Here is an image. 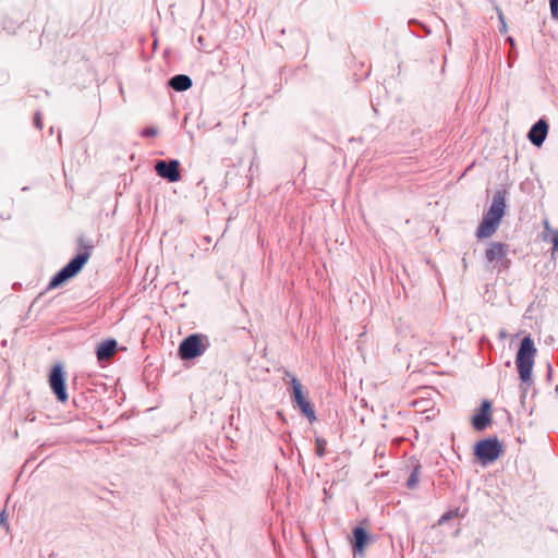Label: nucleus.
<instances>
[{
	"label": "nucleus",
	"mask_w": 558,
	"mask_h": 558,
	"mask_svg": "<svg viewBox=\"0 0 558 558\" xmlns=\"http://www.w3.org/2000/svg\"><path fill=\"white\" fill-rule=\"evenodd\" d=\"M544 240L553 243V251L558 252V229H553L547 220L544 222Z\"/></svg>",
	"instance_id": "nucleus-16"
},
{
	"label": "nucleus",
	"mask_w": 558,
	"mask_h": 558,
	"mask_svg": "<svg viewBox=\"0 0 558 558\" xmlns=\"http://www.w3.org/2000/svg\"><path fill=\"white\" fill-rule=\"evenodd\" d=\"M168 84L175 92H184L192 86V80L185 74H177L169 80Z\"/></svg>",
	"instance_id": "nucleus-14"
},
{
	"label": "nucleus",
	"mask_w": 558,
	"mask_h": 558,
	"mask_svg": "<svg viewBox=\"0 0 558 558\" xmlns=\"http://www.w3.org/2000/svg\"><path fill=\"white\" fill-rule=\"evenodd\" d=\"M326 445H327V442H326L325 439L319 438V437L316 438V440H315V450H316V454L319 458H323L325 456Z\"/></svg>",
	"instance_id": "nucleus-18"
},
{
	"label": "nucleus",
	"mask_w": 558,
	"mask_h": 558,
	"mask_svg": "<svg viewBox=\"0 0 558 558\" xmlns=\"http://www.w3.org/2000/svg\"><path fill=\"white\" fill-rule=\"evenodd\" d=\"M352 549L354 551V555H364L365 547L367 546L369 542V534L367 531L362 526H355L352 530Z\"/></svg>",
	"instance_id": "nucleus-12"
},
{
	"label": "nucleus",
	"mask_w": 558,
	"mask_h": 558,
	"mask_svg": "<svg viewBox=\"0 0 558 558\" xmlns=\"http://www.w3.org/2000/svg\"><path fill=\"white\" fill-rule=\"evenodd\" d=\"M535 354L536 348L534 345V341L530 336L524 337L521 340L515 360V365L519 372L520 379L522 381L520 388L522 390L523 399L525 398L527 388L530 387L529 381L531 380L532 377Z\"/></svg>",
	"instance_id": "nucleus-2"
},
{
	"label": "nucleus",
	"mask_w": 558,
	"mask_h": 558,
	"mask_svg": "<svg viewBox=\"0 0 558 558\" xmlns=\"http://www.w3.org/2000/svg\"><path fill=\"white\" fill-rule=\"evenodd\" d=\"M95 240L87 234H78L75 239V255L72 257V277L86 265L95 248Z\"/></svg>",
	"instance_id": "nucleus-3"
},
{
	"label": "nucleus",
	"mask_w": 558,
	"mask_h": 558,
	"mask_svg": "<svg viewBox=\"0 0 558 558\" xmlns=\"http://www.w3.org/2000/svg\"><path fill=\"white\" fill-rule=\"evenodd\" d=\"M50 387L56 393L58 400L61 402L66 401L68 395L64 386V376L62 372V366L57 364L53 366L50 378H49Z\"/></svg>",
	"instance_id": "nucleus-9"
},
{
	"label": "nucleus",
	"mask_w": 558,
	"mask_h": 558,
	"mask_svg": "<svg viewBox=\"0 0 558 558\" xmlns=\"http://www.w3.org/2000/svg\"><path fill=\"white\" fill-rule=\"evenodd\" d=\"M506 43H508L511 47V50L514 49V40L512 36L506 37Z\"/></svg>",
	"instance_id": "nucleus-26"
},
{
	"label": "nucleus",
	"mask_w": 558,
	"mask_h": 558,
	"mask_svg": "<svg viewBox=\"0 0 558 558\" xmlns=\"http://www.w3.org/2000/svg\"><path fill=\"white\" fill-rule=\"evenodd\" d=\"M34 124L37 129H41L43 128V124H41V117H40V113L39 112H36L35 113V117H34Z\"/></svg>",
	"instance_id": "nucleus-25"
},
{
	"label": "nucleus",
	"mask_w": 558,
	"mask_h": 558,
	"mask_svg": "<svg viewBox=\"0 0 558 558\" xmlns=\"http://www.w3.org/2000/svg\"><path fill=\"white\" fill-rule=\"evenodd\" d=\"M555 390H556V391H557V393H558V386L556 387V389H555Z\"/></svg>",
	"instance_id": "nucleus-29"
},
{
	"label": "nucleus",
	"mask_w": 558,
	"mask_h": 558,
	"mask_svg": "<svg viewBox=\"0 0 558 558\" xmlns=\"http://www.w3.org/2000/svg\"><path fill=\"white\" fill-rule=\"evenodd\" d=\"M154 168L160 178L169 182H178L181 179L180 162L177 159L157 160Z\"/></svg>",
	"instance_id": "nucleus-8"
},
{
	"label": "nucleus",
	"mask_w": 558,
	"mask_h": 558,
	"mask_svg": "<svg viewBox=\"0 0 558 558\" xmlns=\"http://www.w3.org/2000/svg\"><path fill=\"white\" fill-rule=\"evenodd\" d=\"M70 279V263H68L48 283V289H54Z\"/></svg>",
	"instance_id": "nucleus-15"
},
{
	"label": "nucleus",
	"mask_w": 558,
	"mask_h": 558,
	"mask_svg": "<svg viewBox=\"0 0 558 558\" xmlns=\"http://www.w3.org/2000/svg\"><path fill=\"white\" fill-rule=\"evenodd\" d=\"M498 16H499V32L500 33H506L507 32V25H506V21H505V17L502 15V12L498 9Z\"/></svg>",
	"instance_id": "nucleus-21"
},
{
	"label": "nucleus",
	"mask_w": 558,
	"mask_h": 558,
	"mask_svg": "<svg viewBox=\"0 0 558 558\" xmlns=\"http://www.w3.org/2000/svg\"><path fill=\"white\" fill-rule=\"evenodd\" d=\"M457 515H458V511H457V510H454V511H452V510L447 511V512H445V513L440 517V519H439V524H442V523H445V522H447V521H449V520L453 519V518H454V517H457Z\"/></svg>",
	"instance_id": "nucleus-19"
},
{
	"label": "nucleus",
	"mask_w": 558,
	"mask_h": 558,
	"mask_svg": "<svg viewBox=\"0 0 558 558\" xmlns=\"http://www.w3.org/2000/svg\"><path fill=\"white\" fill-rule=\"evenodd\" d=\"M510 247L506 243L490 242L485 250V258L488 265L500 270L508 268L510 260L507 258Z\"/></svg>",
	"instance_id": "nucleus-6"
},
{
	"label": "nucleus",
	"mask_w": 558,
	"mask_h": 558,
	"mask_svg": "<svg viewBox=\"0 0 558 558\" xmlns=\"http://www.w3.org/2000/svg\"><path fill=\"white\" fill-rule=\"evenodd\" d=\"M551 15L558 19V0H549Z\"/></svg>",
	"instance_id": "nucleus-22"
},
{
	"label": "nucleus",
	"mask_w": 558,
	"mask_h": 558,
	"mask_svg": "<svg viewBox=\"0 0 558 558\" xmlns=\"http://www.w3.org/2000/svg\"><path fill=\"white\" fill-rule=\"evenodd\" d=\"M153 45H154V47H156V45H157V37H154Z\"/></svg>",
	"instance_id": "nucleus-27"
},
{
	"label": "nucleus",
	"mask_w": 558,
	"mask_h": 558,
	"mask_svg": "<svg viewBox=\"0 0 558 558\" xmlns=\"http://www.w3.org/2000/svg\"><path fill=\"white\" fill-rule=\"evenodd\" d=\"M0 525L3 526L7 532L10 530V525H9V522H8V515H7V511L5 510H3L0 513Z\"/></svg>",
	"instance_id": "nucleus-20"
},
{
	"label": "nucleus",
	"mask_w": 558,
	"mask_h": 558,
	"mask_svg": "<svg viewBox=\"0 0 558 558\" xmlns=\"http://www.w3.org/2000/svg\"><path fill=\"white\" fill-rule=\"evenodd\" d=\"M490 409L492 403L488 400H484L481 403L478 411L471 418L474 429L483 430L492 423Z\"/></svg>",
	"instance_id": "nucleus-10"
},
{
	"label": "nucleus",
	"mask_w": 558,
	"mask_h": 558,
	"mask_svg": "<svg viewBox=\"0 0 558 558\" xmlns=\"http://www.w3.org/2000/svg\"><path fill=\"white\" fill-rule=\"evenodd\" d=\"M209 347V339L203 333H192L184 338L179 345V356L189 361L201 356Z\"/></svg>",
	"instance_id": "nucleus-4"
},
{
	"label": "nucleus",
	"mask_w": 558,
	"mask_h": 558,
	"mask_svg": "<svg viewBox=\"0 0 558 558\" xmlns=\"http://www.w3.org/2000/svg\"><path fill=\"white\" fill-rule=\"evenodd\" d=\"M156 134H157V130L155 128H146L143 131V136H145V137L155 136Z\"/></svg>",
	"instance_id": "nucleus-24"
},
{
	"label": "nucleus",
	"mask_w": 558,
	"mask_h": 558,
	"mask_svg": "<svg viewBox=\"0 0 558 558\" xmlns=\"http://www.w3.org/2000/svg\"><path fill=\"white\" fill-rule=\"evenodd\" d=\"M547 133H548L547 122L544 119H539L530 129V131L527 133V138L530 140V142L533 145L541 147L546 140Z\"/></svg>",
	"instance_id": "nucleus-11"
},
{
	"label": "nucleus",
	"mask_w": 558,
	"mask_h": 558,
	"mask_svg": "<svg viewBox=\"0 0 558 558\" xmlns=\"http://www.w3.org/2000/svg\"><path fill=\"white\" fill-rule=\"evenodd\" d=\"M117 347H118V342L114 339H107V340L102 341L97 347V350H96L97 359L99 361L109 360L116 353Z\"/></svg>",
	"instance_id": "nucleus-13"
},
{
	"label": "nucleus",
	"mask_w": 558,
	"mask_h": 558,
	"mask_svg": "<svg viewBox=\"0 0 558 558\" xmlns=\"http://www.w3.org/2000/svg\"><path fill=\"white\" fill-rule=\"evenodd\" d=\"M502 452L500 441L496 437H489L477 441L474 446V456L482 464H488L497 460Z\"/></svg>",
	"instance_id": "nucleus-5"
},
{
	"label": "nucleus",
	"mask_w": 558,
	"mask_h": 558,
	"mask_svg": "<svg viewBox=\"0 0 558 558\" xmlns=\"http://www.w3.org/2000/svg\"><path fill=\"white\" fill-rule=\"evenodd\" d=\"M420 473H421V465L420 463L417 462L412 471H411V474L407 481V486L408 488L410 489H413L416 487L417 483H418V477H420Z\"/></svg>",
	"instance_id": "nucleus-17"
},
{
	"label": "nucleus",
	"mask_w": 558,
	"mask_h": 558,
	"mask_svg": "<svg viewBox=\"0 0 558 558\" xmlns=\"http://www.w3.org/2000/svg\"><path fill=\"white\" fill-rule=\"evenodd\" d=\"M198 46H195L198 50L209 51V47L205 44V37H197Z\"/></svg>",
	"instance_id": "nucleus-23"
},
{
	"label": "nucleus",
	"mask_w": 558,
	"mask_h": 558,
	"mask_svg": "<svg viewBox=\"0 0 558 558\" xmlns=\"http://www.w3.org/2000/svg\"><path fill=\"white\" fill-rule=\"evenodd\" d=\"M500 337L501 338H505L506 337V333L504 331L500 332Z\"/></svg>",
	"instance_id": "nucleus-28"
},
{
	"label": "nucleus",
	"mask_w": 558,
	"mask_h": 558,
	"mask_svg": "<svg viewBox=\"0 0 558 558\" xmlns=\"http://www.w3.org/2000/svg\"><path fill=\"white\" fill-rule=\"evenodd\" d=\"M506 190H498L494 194L490 207L476 230L477 239L489 238L496 232L506 213Z\"/></svg>",
	"instance_id": "nucleus-1"
},
{
	"label": "nucleus",
	"mask_w": 558,
	"mask_h": 558,
	"mask_svg": "<svg viewBox=\"0 0 558 558\" xmlns=\"http://www.w3.org/2000/svg\"><path fill=\"white\" fill-rule=\"evenodd\" d=\"M291 397L293 401L296 403L302 414L306 416L311 423H313L316 421L315 411L311 402L304 397L301 383L294 376H291Z\"/></svg>",
	"instance_id": "nucleus-7"
}]
</instances>
